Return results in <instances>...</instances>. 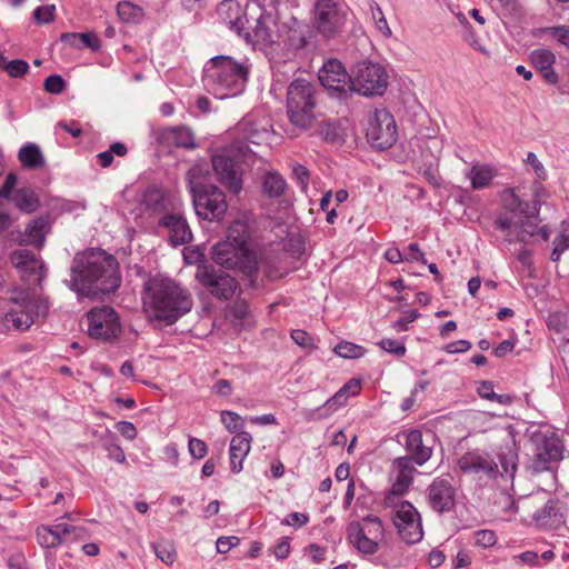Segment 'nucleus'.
Listing matches in <instances>:
<instances>
[{"mask_svg": "<svg viewBox=\"0 0 569 569\" xmlns=\"http://www.w3.org/2000/svg\"><path fill=\"white\" fill-rule=\"evenodd\" d=\"M261 188L264 196L279 198L284 193L287 182L277 171H268L262 178Z\"/></svg>", "mask_w": 569, "mask_h": 569, "instance_id": "32", "label": "nucleus"}, {"mask_svg": "<svg viewBox=\"0 0 569 569\" xmlns=\"http://www.w3.org/2000/svg\"><path fill=\"white\" fill-rule=\"evenodd\" d=\"M420 313L416 310H410L406 312V317L398 319L393 322L392 328L397 332L407 331L409 329V323L413 322Z\"/></svg>", "mask_w": 569, "mask_h": 569, "instance_id": "61", "label": "nucleus"}, {"mask_svg": "<svg viewBox=\"0 0 569 569\" xmlns=\"http://www.w3.org/2000/svg\"><path fill=\"white\" fill-rule=\"evenodd\" d=\"M29 70V64L27 61L22 59H14L8 61L6 66V71L11 78H20L24 76Z\"/></svg>", "mask_w": 569, "mask_h": 569, "instance_id": "55", "label": "nucleus"}, {"mask_svg": "<svg viewBox=\"0 0 569 569\" xmlns=\"http://www.w3.org/2000/svg\"><path fill=\"white\" fill-rule=\"evenodd\" d=\"M407 459L418 466H423L432 456V448L423 442V435L419 429L403 432Z\"/></svg>", "mask_w": 569, "mask_h": 569, "instance_id": "23", "label": "nucleus"}, {"mask_svg": "<svg viewBox=\"0 0 569 569\" xmlns=\"http://www.w3.org/2000/svg\"><path fill=\"white\" fill-rule=\"evenodd\" d=\"M189 452L194 459H202L208 452L207 443L198 438L189 439Z\"/></svg>", "mask_w": 569, "mask_h": 569, "instance_id": "58", "label": "nucleus"}, {"mask_svg": "<svg viewBox=\"0 0 569 569\" xmlns=\"http://www.w3.org/2000/svg\"><path fill=\"white\" fill-rule=\"evenodd\" d=\"M49 528L51 529V531L56 538H61V539L63 536H67L70 533H74V536L77 538H80V537H82V533L86 532V529L83 527L70 526L68 523H57Z\"/></svg>", "mask_w": 569, "mask_h": 569, "instance_id": "51", "label": "nucleus"}, {"mask_svg": "<svg viewBox=\"0 0 569 569\" xmlns=\"http://www.w3.org/2000/svg\"><path fill=\"white\" fill-rule=\"evenodd\" d=\"M44 227L46 220L43 218L34 219L26 229V236L28 237L29 243L41 248L44 241Z\"/></svg>", "mask_w": 569, "mask_h": 569, "instance_id": "36", "label": "nucleus"}, {"mask_svg": "<svg viewBox=\"0 0 569 569\" xmlns=\"http://www.w3.org/2000/svg\"><path fill=\"white\" fill-rule=\"evenodd\" d=\"M318 133L323 140L329 142L336 141L339 137L338 127L329 120H323L319 123Z\"/></svg>", "mask_w": 569, "mask_h": 569, "instance_id": "53", "label": "nucleus"}, {"mask_svg": "<svg viewBox=\"0 0 569 569\" xmlns=\"http://www.w3.org/2000/svg\"><path fill=\"white\" fill-rule=\"evenodd\" d=\"M37 540L43 548H56L62 543L61 538H56L49 527H40L37 530Z\"/></svg>", "mask_w": 569, "mask_h": 569, "instance_id": "44", "label": "nucleus"}, {"mask_svg": "<svg viewBox=\"0 0 569 569\" xmlns=\"http://www.w3.org/2000/svg\"><path fill=\"white\" fill-rule=\"evenodd\" d=\"M360 522V527L365 528V530L375 538L379 543L386 537V529L382 520L375 515L365 516Z\"/></svg>", "mask_w": 569, "mask_h": 569, "instance_id": "35", "label": "nucleus"}, {"mask_svg": "<svg viewBox=\"0 0 569 569\" xmlns=\"http://www.w3.org/2000/svg\"><path fill=\"white\" fill-rule=\"evenodd\" d=\"M533 519L540 527L557 528L563 522L561 503L557 500H548L543 508L535 513Z\"/></svg>", "mask_w": 569, "mask_h": 569, "instance_id": "28", "label": "nucleus"}, {"mask_svg": "<svg viewBox=\"0 0 569 569\" xmlns=\"http://www.w3.org/2000/svg\"><path fill=\"white\" fill-rule=\"evenodd\" d=\"M187 180L197 216L209 221L220 220L228 209L224 192L217 186L207 183L199 167L188 171Z\"/></svg>", "mask_w": 569, "mask_h": 569, "instance_id": "6", "label": "nucleus"}, {"mask_svg": "<svg viewBox=\"0 0 569 569\" xmlns=\"http://www.w3.org/2000/svg\"><path fill=\"white\" fill-rule=\"evenodd\" d=\"M369 9H370L371 17H372V20L376 23L377 29L383 36L390 37L391 36V30H390V28L388 26L387 19L385 18V14H383L380 6L378 4V2H376L375 0H370L369 1Z\"/></svg>", "mask_w": 569, "mask_h": 569, "instance_id": "40", "label": "nucleus"}, {"mask_svg": "<svg viewBox=\"0 0 569 569\" xmlns=\"http://www.w3.org/2000/svg\"><path fill=\"white\" fill-rule=\"evenodd\" d=\"M291 338L298 346H300L302 348H306V349L316 348L313 338L305 330H301V329L292 330Z\"/></svg>", "mask_w": 569, "mask_h": 569, "instance_id": "57", "label": "nucleus"}, {"mask_svg": "<svg viewBox=\"0 0 569 569\" xmlns=\"http://www.w3.org/2000/svg\"><path fill=\"white\" fill-rule=\"evenodd\" d=\"M196 279L214 298L229 300L238 289L236 278L213 266H200L197 269Z\"/></svg>", "mask_w": 569, "mask_h": 569, "instance_id": "15", "label": "nucleus"}, {"mask_svg": "<svg viewBox=\"0 0 569 569\" xmlns=\"http://www.w3.org/2000/svg\"><path fill=\"white\" fill-rule=\"evenodd\" d=\"M297 69L298 67L295 61L277 62L272 66L273 77L277 81H282L286 78H289V76L293 74Z\"/></svg>", "mask_w": 569, "mask_h": 569, "instance_id": "46", "label": "nucleus"}, {"mask_svg": "<svg viewBox=\"0 0 569 569\" xmlns=\"http://www.w3.org/2000/svg\"><path fill=\"white\" fill-rule=\"evenodd\" d=\"M11 262L23 276H34L38 283L46 277L43 261L28 249L13 251L11 253Z\"/></svg>", "mask_w": 569, "mask_h": 569, "instance_id": "21", "label": "nucleus"}, {"mask_svg": "<svg viewBox=\"0 0 569 569\" xmlns=\"http://www.w3.org/2000/svg\"><path fill=\"white\" fill-rule=\"evenodd\" d=\"M60 41L77 49L89 48L92 51L101 47V41L94 32H64L60 36Z\"/></svg>", "mask_w": 569, "mask_h": 569, "instance_id": "30", "label": "nucleus"}, {"mask_svg": "<svg viewBox=\"0 0 569 569\" xmlns=\"http://www.w3.org/2000/svg\"><path fill=\"white\" fill-rule=\"evenodd\" d=\"M365 348L349 341H341L335 347V352L346 359H358L365 355Z\"/></svg>", "mask_w": 569, "mask_h": 569, "instance_id": "39", "label": "nucleus"}, {"mask_svg": "<svg viewBox=\"0 0 569 569\" xmlns=\"http://www.w3.org/2000/svg\"><path fill=\"white\" fill-rule=\"evenodd\" d=\"M348 398V393L340 388L331 398L325 401L323 407H327L330 411H336L347 402Z\"/></svg>", "mask_w": 569, "mask_h": 569, "instance_id": "60", "label": "nucleus"}, {"mask_svg": "<svg viewBox=\"0 0 569 569\" xmlns=\"http://www.w3.org/2000/svg\"><path fill=\"white\" fill-rule=\"evenodd\" d=\"M405 495L406 493L397 491L395 488L390 487V489L385 493L383 507L393 509V511L399 510L400 506L406 501L401 499Z\"/></svg>", "mask_w": 569, "mask_h": 569, "instance_id": "52", "label": "nucleus"}, {"mask_svg": "<svg viewBox=\"0 0 569 569\" xmlns=\"http://www.w3.org/2000/svg\"><path fill=\"white\" fill-rule=\"evenodd\" d=\"M220 417L221 422L230 432H241V429L243 428V420L238 413L223 410L221 411Z\"/></svg>", "mask_w": 569, "mask_h": 569, "instance_id": "43", "label": "nucleus"}, {"mask_svg": "<svg viewBox=\"0 0 569 569\" xmlns=\"http://www.w3.org/2000/svg\"><path fill=\"white\" fill-rule=\"evenodd\" d=\"M218 16L221 21L239 36H243L247 41L266 42L271 39L269 30L263 26L261 19L256 21L252 34L246 28L247 18L242 14L241 7L233 0H224L218 7Z\"/></svg>", "mask_w": 569, "mask_h": 569, "instance_id": "10", "label": "nucleus"}, {"mask_svg": "<svg viewBox=\"0 0 569 569\" xmlns=\"http://www.w3.org/2000/svg\"><path fill=\"white\" fill-rule=\"evenodd\" d=\"M249 72V64L229 56H216L204 66L203 81L217 98L226 99L244 91Z\"/></svg>", "mask_w": 569, "mask_h": 569, "instance_id": "4", "label": "nucleus"}, {"mask_svg": "<svg viewBox=\"0 0 569 569\" xmlns=\"http://www.w3.org/2000/svg\"><path fill=\"white\" fill-rule=\"evenodd\" d=\"M367 141L378 150L391 148L398 139L393 116L386 108L375 109L368 117L366 127Z\"/></svg>", "mask_w": 569, "mask_h": 569, "instance_id": "12", "label": "nucleus"}, {"mask_svg": "<svg viewBox=\"0 0 569 569\" xmlns=\"http://www.w3.org/2000/svg\"><path fill=\"white\" fill-rule=\"evenodd\" d=\"M562 452L563 446L558 436L555 433L542 436L531 459V470L536 473L549 470L550 463L562 459Z\"/></svg>", "mask_w": 569, "mask_h": 569, "instance_id": "19", "label": "nucleus"}, {"mask_svg": "<svg viewBox=\"0 0 569 569\" xmlns=\"http://www.w3.org/2000/svg\"><path fill=\"white\" fill-rule=\"evenodd\" d=\"M320 83L330 91L331 96L339 99L346 98L350 91L351 74L337 59H329L319 70Z\"/></svg>", "mask_w": 569, "mask_h": 569, "instance_id": "18", "label": "nucleus"}, {"mask_svg": "<svg viewBox=\"0 0 569 569\" xmlns=\"http://www.w3.org/2000/svg\"><path fill=\"white\" fill-rule=\"evenodd\" d=\"M392 522L406 543L413 545L422 539L421 518L411 502L405 501L399 510L393 511Z\"/></svg>", "mask_w": 569, "mask_h": 569, "instance_id": "16", "label": "nucleus"}, {"mask_svg": "<svg viewBox=\"0 0 569 569\" xmlns=\"http://www.w3.org/2000/svg\"><path fill=\"white\" fill-rule=\"evenodd\" d=\"M502 199L506 207L510 210H518L521 214L529 219H537L540 212L541 201L528 202L516 194L515 190L509 188L503 190Z\"/></svg>", "mask_w": 569, "mask_h": 569, "instance_id": "27", "label": "nucleus"}, {"mask_svg": "<svg viewBox=\"0 0 569 569\" xmlns=\"http://www.w3.org/2000/svg\"><path fill=\"white\" fill-rule=\"evenodd\" d=\"M388 79V73L381 64L369 60L360 61L351 69L349 93L356 92L367 98L382 96L387 91Z\"/></svg>", "mask_w": 569, "mask_h": 569, "instance_id": "8", "label": "nucleus"}, {"mask_svg": "<svg viewBox=\"0 0 569 569\" xmlns=\"http://www.w3.org/2000/svg\"><path fill=\"white\" fill-rule=\"evenodd\" d=\"M250 230L247 222L237 220L228 228L226 241L212 248V259L226 269L238 270L257 288L258 260L250 247Z\"/></svg>", "mask_w": 569, "mask_h": 569, "instance_id": "3", "label": "nucleus"}, {"mask_svg": "<svg viewBox=\"0 0 569 569\" xmlns=\"http://www.w3.org/2000/svg\"><path fill=\"white\" fill-rule=\"evenodd\" d=\"M117 11L124 21H133L141 14V9L131 2L122 1L118 3Z\"/></svg>", "mask_w": 569, "mask_h": 569, "instance_id": "49", "label": "nucleus"}, {"mask_svg": "<svg viewBox=\"0 0 569 569\" xmlns=\"http://www.w3.org/2000/svg\"><path fill=\"white\" fill-rule=\"evenodd\" d=\"M498 463L489 452L472 450L463 453L458 459V468L467 475H475L488 480H497L498 477L506 480H512L517 471L518 453L513 446L506 445L499 447L497 451Z\"/></svg>", "mask_w": 569, "mask_h": 569, "instance_id": "5", "label": "nucleus"}, {"mask_svg": "<svg viewBox=\"0 0 569 569\" xmlns=\"http://www.w3.org/2000/svg\"><path fill=\"white\" fill-rule=\"evenodd\" d=\"M141 202L149 210L160 211L164 202L163 193L154 186L148 187L142 193Z\"/></svg>", "mask_w": 569, "mask_h": 569, "instance_id": "37", "label": "nucleus"}, {"mask_svg": "<svg viewBox=\"0 0 569 569\" xmlns=\"http://www.w3.org/2000/svg\"><path fill=\"white\" fill-rule=\"evenodd\" d=\"M240 543V539L236 536H222L217 539L216 547L219 553H227L232 547Z\"/></svg>", "mask_w": 569, "mask_h": 569, "instance_id": "62", "label": "nucleus"}, {"mask_svg": "<svg viewBox=\"0 0 569 569\" xmlns=\"http://www.w3.org/2000/svg\"><path fill=\"white\" fill-rule=\"evenodd\" d=\"M497 174L498 171L492 166L475 163L466 173V177L470 180L472 190H481L488 188Z\"/></svg>", "mask_w": 569, "mask_h": 569, "instance_id": "29", "label": "nucleus"}, {"mask_svg": "<svg viewBox=\"0 0 569 569\" xmlns=\"http://www.w3.org/2000/svg\"><path fill=\"white\" fill-rule=\"evenodd\" d=\"M476 545L482 548L492 547L497 542L495 531L489 529L478 530L476 533Z\"/></svg>", "mask_w": 569, "mask_h": 569, "instance_id": "56", "label": "nucleus"}, {"mask_svg": "<svg viewBox=\"0 0 569 569\" xmlns=\"http://www.w3.org/2000/svg\"><path fill=\"white\" fill-rule=\"evenodd\" d=\"M292 173L301 189L307 191L310 179V172L308 168L297 163L292 168Z\"/></svg>", "mask_w": 569, "mask_h": 569, "instance_id": "59", "label": "nucleus"}, {"mask_svg": "<svg viewBox=\"0 0 569 569\" xmlns=\"http://www.w3.org/2000/svg\"><path fill=\"white\" fill-rule=\"evenodd\" d=\"M346 16L341 0H317L315 3V24L325 38H333L342 30Z\"/></svg>", "mask_w": 569, "mask_h": 569, "instance_id": "14", "label": "nucleus"}, {"mask_svg": "<svg viewBox=\"0 0 569 569\" xmlns=\"http://www.w3.org/2000/svg\"><path fill=\"white\" fill-rule=\"evenodd\" d=\"M54 12V4L40 6L33 10L32 17L38 24H47L53 21Z\"/></svg>", "mask_w": 569, "mask_h": 569, "instance_id": "45", "label": "nucleus"}, {"mask_svg": "<svg viewBox=\"0 0 569 569\" xmlns=\"http://www.w3.org/2000/svg\"><path fill=\"white\" fill-rule=\"evenodd\" d=\"M251 440L252 437L247 431L238 432L232 437L230 441L229 457L230 470L233 473H239L242 470L243 460L251 449Z\"/></svg>", "mask_w": 569, "mask_h": 569, "instance_id": "25", "label": "nucleus"}, {"mask_svg": "<svg viewBox=\"0 0 569 569\" xmlns=\"http://www.w3.org/2000/svg\"><path fill=\"white\" fill-rule=\"evenodd\" d=\"M211 162L219 181L232 193H240L242 171L239 149L236 146L220 149L212 156Z\"/></svg>", "mask_w": 569, "mask_h": 569, "instance_id": "11", "label": "nucleus"}, {"mask_svg": "<svg viewBox=\"0 0 569 569\" xmlns=\"http://www.w3.org/2000/svg\"><path fill=\"white\" fill-rule=\"evenodd\" d=\"M11 307L3 316V325L18 331L28 330L40 316L46 317L48 306L27 292L10 298Z\"/></svg>", "mask_w": 569, "mask_h": 569, "instance_id": "9", "label": "nucleus"}, {"mask_svg": "<svg viewBox=\"0 0 569 569\" xmlns=\"http://www.w3.org/2000/svg\"><path fill=\"white\" fill-rule=\"evenodd\" d=\"M378 346L388 353L401 358L406 355V346L396 339L385 338L378 342Z\"/></svg>", "mask_w": 569, "mask_h": 569, "instance_id": "47", "label": "nucleus"}, {"mask_svg": "<svg viewBox=\"0 0 569 569\" xmlns=\"http://www.w3.org/2000/svg\"><path fill=\"white\" fill-rule=\"evenodd\" d=\"M230 315L233 321H239L240 325H243L248 321L251 316L249 305L246 300L237 299L233 305L230 307Z\"/></svg>", "mask_w": 569, "mask_h": 569, "instance_id": "42", "label": "nucleus"}, {"mask_svg": "<svg viewBox=\"0 0 569 569\" xmlns=\"http://www.w3.org/2000/svg\"><path fill=\"white\" fill-rule=\"evenodd\" d=\"M159 227L168 230L169 241L174 247L189 243L192 240L190 226L181 212L163 214L159 220Z\"/></svg>", "mask_w": 569, "mask_h": 569, "instance_id": "20", "label": "nucleus"}, {"mask_svg": "<svg viewBox=\"0 0 569 569\" xmlns=\"http://www.w3.org/2000/svg\"><path fill=\"white\" fill-rule=\"evenodd\" d=\"M526 162L532 167V169L539 180L543 181L547 179V171H546L543 164L541 163V161L536 156V153L529 152L527 154Z\"/></svg>", "mask_w": 569, "mask_h": 569, "instance_id": "63", "label": "nucleus"}, {"mask_svg": "<svg viewBox=\"0 0 569 569\" xmlns=\"http://www.w3.org/2000/svg\"><path fill=\"white\" fill-rule=\"evenodd\" d=\"M318 101L317 87L310 81L298 78L287 89L286 109L289 122L295 127L308 129L316 119Z\"/></svg>", "mask_w": 569, "mask_h": 569, "instance_id": "7", "label": "nucleus"}, {"mask_svg": "<svg viewBox=\"0 0 569 569\" xmlns=\"http://www.w3.org/2000/svg\"><path fill=\"white\" fill-rule=\"evenodd\" d=\"M121 272L114 256L98 248L76 253L66 282L79 298L91 299L116 292L121 284Z\"/></svg>", "mask_w": 569, "mask_h": 569, "instance_id": "1", "label": "nucleus"}, {"mask_svg": "<svg viewBox=\"0 0 569 569\" xmlns=\"http://www.w3.org/2000/svg\"><path fill=\"white\" fill-rule=\"evenodd\" d=\"M569 248V232L558 234L553 240L551 260L559 261L561 254Z\"/></svg>", "mask_w": 569, "mask_h": 569, "instance_id": "54", "label": "nucleus"}, {"mask_svg": "<svg viewBox=\"0 0 569 569\" xmlns=\"http://www.w3.org/2000/svg\"><path fill=\"white\" fill-rule=\"evenodd\" d=\"M347 539L362 555H375L380 548V543L358 521H351L347 526Z\"/></svg>", "mask_w": 569, "mask_h": 569, "instance_id": "24", "label": "nucleus"}, {"mask_svg": "<svg viewBox=\"0 0 569 569\" xmlns=\"http://www.w3.org/2000/svg\"><path fill=\"white\" fill-rule=\"evenodd\" d=\"M90 338L103 342L117 340L122 331L119 316L109 306L92 308L86 316Z\"/></svg>", "mask_w": 569, "mask_h": 569, "instance_id": "13", "label": "nucleus"}, {"mask_svg": "<svg viewBox=\"0 0 569 569\" xmlns=\"http://www.w3.org/2000/svg\"><path fill=\"white\" fill-rule=\"evenodd\" d=\"M143 307L151 321L172 326L191 311L193 300L174 280L154 277L144 286Z\"/></svg>", "mask_w": 569, "mask_h": 569, "instance_id": "2", "label": "nucleus"}, {"mask_svg": "<svg viewBox=\"0 0 569 569\" xmlns=\"http://www.w3.org/2000/svg\"><path fill=\"white\" fill-rule=\"evenodd\" d=\"M392 466L396 472V477L391 487L397 491L407 493L413 482V476L417 471L416 468L410 462V459H407V457L396 458Z\"/></svg>", "mask_w": 569, "mask_h": 569, "instance_id": "26", "label": "nucleus"}, {"mask_svg": "<svg viewBox=\"0 0 569 569\" xmlns=\"http://www.w3.org/2000/svg\"><path fill=\"white\" fill-rule=\"evenodd\" d=\"M426 492L428 505L433 511L445 513L455 509L457 492L450 475L435 478Z\"/></svg>", "mask_w": 569, "mask_h": 569, "instance_id": "17", "label": "nucleus"}, {"mask_svg": "<svg viewBox=\"0 0 569 569\" xmlns=\"http://www.w3.org/2000/svg\"><path fill=\"white\" fill-rule=\"evenodd\" d=\"M541 219L539 217L537 219L520 221L518 223L519 233L517 236V240L520 242H525L527 237L535 236L539 230V222Z\"/></svg>", "mask_w": 569, "mask_h": 569, "instance_id": "48", "label": "nucleus"}, {"mask_svg": "<svg viewBox=\"0 0 569 569\" xmlns=\"http://www.w3.org/2000/svg\"><path fill=\"white\" fill-rule=\"evenodd\" d=\"M18 159L22 167L28 169H37L44 164V157L39 146L33 142H28L20 148Z\"/></svg>", "mask_w": 569, "mask_h": 569, "instance_id": "31", "label": "nucleus"}, {"mask_svg": "<svg viewBox=\"0 0 569 569\" xmlns=\"http://www.w3.org/2000/svg\"><path fill=\"white\" fill-rule=\"evenodd\" d=\"M530 60L533 67L540 71L555 63L556 57L549 49H536L530 53Z\"/></svg>", "mask_w": 569, "mask_h": 569, "instance_id": "38", "label": "nucleus"}, {"mask_svg": "<svg viewBox=\"0 0 569 569\" xmlns=\"http://www.w3.org/2000/svg\"><path fill=\"white\" fill-rule=\"evenodd\" d=\"M151 549L163 563L171 566L177 559L174 543L170 540H159L151 543Z\"/></svg>", "mask_w": 569, "mask_h": 569, "instance_id": "34", "label": "nucleus"}, {"mask_svg": "<svg viewBox=\"0 0 569 569\" xmlns=\"http://www.w3.org/2000/svg\"><path fill=\"white\" fill-rule=\"evenodd\" d=\"M67 87L66 80L59 74H50L43 82V89L51 94L61 93Z\"/></svg>", "mask_w": 569, "mask_h": 569, "instance_id": "50", "label": "nucleus"}, {"mask_svg": "<svg viewBox=\"0 0 569 569\" xmlns=\"http://www.w3.org/2000/svg\"><path fill=\"white\" fill-rule=\"evenodd\" d=\"M541 34H546L551 39L556 40L559 44L565 46L569 49V27L568 26H555L546 27L540 29Z\"/></svg>", "mask_w": 569, "mask_h": 569, "instance_id": "41", "label": "nucleus"}, {"mask_svg": "<svg viewBox=\"0 0 569 569\" xmlns=\"http://www.w3.org/2000/svg\"><path fill=\"white\" fill-rule=\"evenodd\" d=\"M309 517L306 513L291 512L283 520L282 523L287 526L302 527L307 525Z\"/></svg>", "mask_w": 569, "mask_h": 569, "instance_id": "64", "label": "nucleus"}, {"mask_svg": "<svg viewBox=\"0 0 569 569\" xmlns=\"http://www.w3.org/2000/svg\"><path fill=\"white\" fill-rule=\"evenodd\" d=\"M16 207L26 213H32L39 208V198L36 192L28 188L18 189L13 194Z\"/></svg>", "mask_w": 569, "mask_h": 569, "instance_id": "33", "label": "nucleus"}, {"mask_svg": "<svg viewBox=\"0 0 569 569\" xmlns=\"http://www.w3.org/2000/svg\"><path fill=\"white\" fill-rule=\"evenodd\" d=\"M158 142L168 148L194 149L197 147L193 131L187 126H176L162 129Z\"/></svg>", "mask_w": 569, "mask_h": 569, "instance_id": "22", "label": "nucleus"}]
</instances>
